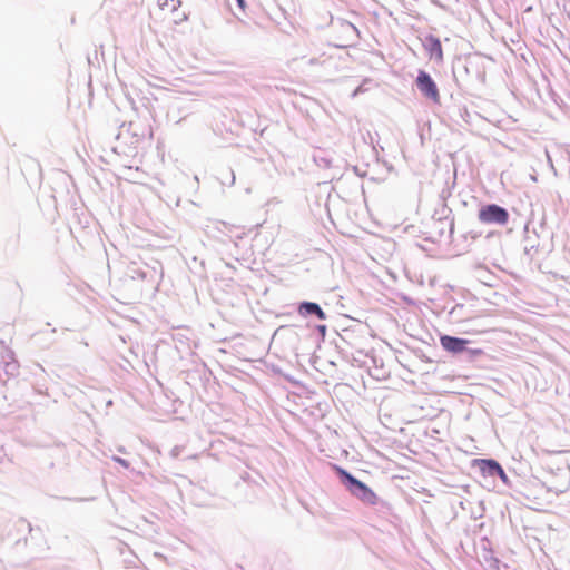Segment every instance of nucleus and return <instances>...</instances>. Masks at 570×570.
<instances>
[{"mask_svg":"<svg viewBox=\"0 0 570 570\" xmlns=\"http://www.w3.org/2000/svg\"><path fill=\"white\" fill-rule=\"evenodd\" d=\"M154 18L168 27H174L186 21L188 17L181 8L180 0H157Z\"/></svg>","mask_w":570,"mask_h":570,"instance_id":"nucleus-1","label":"nucleus"},{"mask_svg":"<svg viewBox=\"0 0 570 570\" xmlns=\"http://www.w3.org/2000/svg\"><path fill=\"white\" fill-rule=\"evenodd\" d=\"M340 473L350 483V490L354 495L367 504H376L377 495L365 483L361 482L344 470H341Z\"/></svg>","mask_w":570,"mask_h":570,"instance_id":"nucleus-2","label":"nucleus"},{"mask_svg":"<svg viewBox=\"0 0 570 570\" xmlns=\"http://www.w3.org/2000/svg\"><path fill=\"white\" fill-rule=\"evenodd\" d=\"M478 218L483 224L505 225L509 220V214L499 205L491 204L479 210Z\"/></svg>","mask_w":570,"mask_h":570,"instance_id":"nucleus-3","label":"nucleus"},{"mask_svg":"<svg viewBox=\"0 0 570 570\" xmlns=\"http://www.w3.org/2000/svg\"><path fill=\"white\" fill-rule=\"evenodd\" d=\"M416 86L424 97L432 100L434 104H440L441 98L439 89L428 72L423 70L419 71Z\"/></svg>","mask_w":570,"mask_h":570,"instance_id":"nucleus-4","label":"nucleus"},{"mask_svg":"<svg viewBox=\"0 0 570 570\" xmlns=\"http://www.w3.org/2000/svg\"><path fill=\"white\" fill-rule=\"evenodd\" d=\"M441 346L450 353H462L466 348L468 340L443 335L440 337Z\"/></svg>","mask_w":570,"mask_h":570,"instance_id":"nucleus-5","label":"nucleus"},{"mask_svg":"<svg viewBox=\"0 0 570 570\" xmlns=\"http://www.w3.org/2000/svg\"><path fill=\"white\" fill-rule=\"evenodd\" d=\"M424 48L431 59H434L438 62L443 61V49L439 38L434 36L426 37Z\"/></svg>","mask_w":570,"mask_h":570,"instance_id":"nucleus-6","label":"nucleus"},{"mask_svg":"<svg viewBox=\"0 0 570 570\" xmlns=\"http://www.w3.org/2000/svg\"><path fill=\"white\" fill-rule=\"evenodd\" d=\"M480 469L483 473H487L491 476L499 475L503 481L507 480V474L502 466L494 460H480L479 461Z\"/></svg>","mask_w":570,"mask_h":570,"instance_id":"nucleus-7","label":"nucleus"},{"mask_svg":"<svg viewBox=\"0 0 570 570\" xmlns=\"http://www.w3.org/2000/svg\"><path fill=\"white\" fill-rule=\"evenodd\" d=\"M299 313H302V314L303 313H305V314H314L320 320H325L326 318L325 313L323 312V309L316 303H311V302L302 303L301 306H299Z\"/></svg>","mask_w":570,"mask_h":570,"instance_id":"nucleus-8","label":"nucleus"},{"mask_svg":"<svg viewBox=\"0 0 570 570\" xmlns=\"http://www.w3.org/2000/svg\"><path fill=\"white\" fill-rule=\"evenodd\" d=\"M237 3H238V7H239L243 11H245V8H246V2H245V0H237Z\"/></svg>","mask_w":570,"mask_h":570,"instance_id":"nucleus-9","label":"nucleus"}]
</instances>
